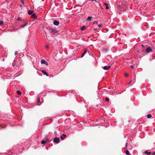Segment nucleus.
<instances>
[{
    "instance_id": "1",
    "label": "nucleus",
    "mask_w": 155,
    "mask_h": 155,
    "mask_svg": "<svg viewBox=\"0 0 155 155\" xmlns=\"http://www.w3.org/2000/svg\"><path fill=\"white\" fill-rule=\"evenodd\" d=\"M49 31L54 34H56L58 33V31L55 28H49Z\"/></svg>"
},
{
    "instance_id": "2",
    "label": "nucleus",
    "mask_w": 155,
    "mask_h": 155,
    "mask_svg": "<svg viewBox=\"0 0 155 155\" xmlns=\"http://www.w3.org/2000/svg\"><path fill=\"white\" fill-rule=\"evenodd\" d=\"M19 65L18 64V61L16 60H14L12 64V65L14 67L15 66L16 67H17Z\"/></svg>"
},
{
    "instance_id": "3",
    "label": "nucleus",
    "mask_w": 155,
    "mask_h": 155,
    "mask_svg": "<svg viewBox=\"0 0 155 155\" xmlns=\"http://www.w3.org/2000/svg\"><path fill=\"white\" fill-rule=\"evenodd\" d=\"M53 142L56 143H59L60 142L59 138L58 137H55L53 140Z\"/></svg>"
},
{
    "instance_id": "4",
    "label": "nucleus",
    "mask_w": 155,
    "mask_h": 155,
    "mask_svg": "<svg viewBox=\"0 0 155 155\" xmlns=\"http://www.w3.org/2000/svg\"><path fill=\"white\" fill-rule=\"evenodd\" d=\"M41 63L42 64H45L46 65H48V63L45 60L42 59L41 60Z\"/></svg>"
},
{
    "instance_id": "5",
    "label": "nucleus",
    "mask_w": 155,
    "mask_h": 155,
    "mask_svg": "<svg viewBox=\"0 0 155 155\" xmlns=\"http://www.w3.org/2000/svg\"><path fill=\"white\" fill-rule=\"evenodd\" d=\"M67 137V136L66 134H63L62 135H61L60 137V138L61 140H63L65 138H66Z\"/></svg>"
},
{
    "instance_id": "6",
    "label": "nucleus",
    "mask_w": 155,
    "mask_h": 155,
    "mask_svg": "<svg viewBox=\"0 0 155 155\" xmlns=\"http://www.w3.org/2000/svg\"><path fill=\"white\" fill-rule=\"evenodd\" d=\"M110 68V66H104V67H102L103 69L105 70H108Z\"/></svg>"
},
{
    "instance_id": "7",
    "label": "nucleus",
    "mask_w": 155,
    "mask_h": 155,
    "mask_svg": "<svg viewBox=\"0 0 155 155\" xmlns=\"http://www.w3.org/2000/svg\"><path fill=\"white\" fill-rule=\"evenodd\" d=\"M146 51L147 52H149L152 51V49L150 47H148L146 48Z\"/></svg>"
},
{
    "instance_id": "8",
    "label": "nucleus",
    "mask_w": 155,
    "mask_h": 155,
    "mask_svg": "<svg viewBox=\"0 0 155 155\" xmlns=\"http://www.w3.org/2000/svg\"><path fill=\"white\" fill-rule=\"evenodd\" d=\"M41 72L43 73V74L46 75L47 76H49V75L48 73L46 72V71L45 70H43L41 71Z\"/></svg>"
},
{
    "instance_id": "9",
    "label": "nucleus",
    "mask_w": 155,
    "mask_h": 155,
    "mask_svg": "<svg viewBox=\"0 0 155 155\" xmlns=\"http://www.w3.org/2000/svg\"><path fill=\"white\" fill-rule=\"evenodd\" d=\"M53 24L54 25L57 26L59 24V22L56 20H55L53 21Z\"/></svg>"
},
{
    "instance_id": "10",
    "label": "nucleus",
    "mask_w": 155,
    "mask_h": 155,
    "mask_svg": "<svg viewBox=\"0 0 155 155\" xmlns=\"http://www.w3.org/2000/svg\"><path fill=\"white\" fill-rule=\"evenodd\" d=\"M37 105H40L41 104V103L40 102V98L39 97L37 98Z\"/></svg>"
},
{
    "instance_id": "11",
    "label": "nucleus",
    "mask_w": 155,
    "mask_h": 155,
    "mask_svg": "<svg viewBox=\"0 0 155 155\" xmlns=\"http://www.w3.org/2000/svg\"><path fill=\"white\" fill-rule=\"evenodd\" d=\"M37 17V15H36L35 14H33L31 16V18H36Z\"/></svg>"
},
{
    "instance_id": "12",
    "label": "nucleus",
    "mask_w": 155,
    "mask_h": 155,
    "mask_svg": "<svg viewBox=\"0 0 155 155\" xmlns=\"http://www.w3.org/2000/svg\"><path fill=\"white\" fill-rule=\"evenodd\" d=\"M34 12V11L32 10H29L28 11V14L29 15H32Z\"/></svg>"
},
{
    "instance_id": "13",
    "label": "nucleus",
    "mask_w": 155,
    "mask_h": 155,
    "mask_svg": "<svg viewBox=\"0 0 155 155\" xmlns=\"http://www.w3.org/2000/svg\"><path fill=\"white\" fill-rule=\"evenodd\" d=\"M28 24V22H26L24 24L21 25V26L22 28H23L24 27H25V26H27Z\"/></svg>"
},
{
    "instance_id": "14",
    "label": "nucleus",
    "mask_w": 155,
    "mask_h": 155,
    "mask_svg": "<svg viewBox=\"0 0 155 155\" xmlns=\"http://www.w3.org/2000/svg\"><path fill=\"white\" fill-rule=\"evenodd\" d=\"M144 153L145 154H147L148 155H150L151 154V153L150 152H148L147 150H146L144 152Z\"/></svg>"
},
{
    "instance_id": "15",
    "label": "nucleus",
    "mask_w": 155,
    "mask_h": 155,
    "mask_svg": "<svg viewBox=\"0 0 155 155\" xmlns=\"http://www.w3.org/2000/svg\"><path fill=\"white\" fill-rule=\"evenodd\" d=\"M45 139L46 140L45 141H46V142L49 143L51 141V140H50V139L47 137Z\"/></svg>"
},
{
    "instance_id": "16",
    "label": "nucleus",
    "mask_w": 155,
    "mask_h": 155,
    "mask_svg": "<svg viewBox=\"0 0 155 155\" xmlns=\"http://www.w3.org/2000/svg\"><path fill=\"white\" fill-rule=\"evenodd\" d=\"M17 93L18 95H20L21 94V92L20 91L18 90L17 91Z\"/></svg>"
},
{
    "instance_id": "17",
    "label": "nucleus",
    "mask_w": 155,
    "mask_h": 155,
    "mask_svg": "<svg viewBox=\"0 0 155 155\" xmlns=\"http://www.w3.org/2000/svg\"><path fill=\"white\" fill-rule=\"evenodd\" d=\"M46 143V141L45 140H43L41 142V144H45Z\"/></svg>"
},
{
    "instance_id": "18",
    "label": "nucleus",
    "mask_w": 155,
    "mask_h": 155,
    "mask_svg": "<svg viewBox=\"0 0 155 155\" xmlns=\"http://www.w3.org/2000/svg\"><path fill=\"white\" fill-rule=\"evenodd\" d=\"M92 18V17H90V16H89L88 17V18L86 20H87V21L91 20Z\"/></svg>"
},
{
    "instance_id": "19",
    "label": "nucleus",
    "mask_w": 155,
    "mask_h": 155,
    "mask_svg": "<svg viewBox=\"0 0 155 155\" xmlns=\"http://www.w3.org/2000/svg\"><path fill=\"white\" fill-rule=\"evenodd\" d=\"M125 153L127 155H129L130 154V152L128 150H126Z\"/></svg>"
},
{
    "instance_id": "20",
    "label": "nucleus",
    "mask_w": 155,
    "mask_h": 155,
    "mask_svg": "<svg viewBox=\"0 0 155 155\" xmlns=\"http://www.w3.org/2000/svg\"><path fill=\"white\" fill-rule=\"evenodd\" d=\"M85 29V27L84 26H82L81 28V31H84Z\"/></svg>"
},
{
    "instance_id": "21",
    "label": "nucleus",
    "mask_w": 155,
    "mask_h": 155,
    "mask_svg": "<svg viewBox=\"0 0 155 155\" xmlns=\"http://www.w3.org/2000/svg\"><path fill=\"white\" fill-rule=\"evenodd\" d=\"M151 117L152 115L150 114H148L147 116V117L148 118H150Z\"/></svg>"
},
{
    "instance_id": "22",
    "label": "nucleus",
    "mask_w": 155,
    "mask_h": 155,
    "mask_svg": "<svg viewBox=\"0 0 155 155\" xmlns=\"http://www.w3.org/2000/svg\"><path fill=\"white\" fill-rule=\"evenodd\" d=\"M87 49L85 48V50H84L83 53L84 54H86V53L87 52Z\"/></svg>"
},
{
    "instance_id": "23",
    "label": "nucleus",
    "mask_w": 155,
    "mask_h": 155,
    "mask_svg": "<svg viewBox=\"0 0 155 155\" xmlns=\"http://www.w3.org/2000/svg\"><path fill=\"white\" fill-rule=\"evenodd\" d=\"M105 101H107L108 102L109 101V98L108 97H106L105 98Z\"/></svg>"
},
{
    "instance_id": "24",
    "label": "nucleus",
    "mask_w": 155,
    "mask_h": 155,
    "mask_svg": "<svg viewBox=\"0 0 155 155\" xmlns=\"http://www.w3.org/2000/svg\"><path fill=\"white\" fill-rule=\"evenodd\" d=\"M3 23V22L2 21H0V26L2 25Z\"/></svg>"
},
{
    "instance_id": "25",
    "label": "nucleus",
    "mask_w": 155,
    "mask_h": 155,
    "mask_svg": "<svg viewBox=\"0 0 155 155\" xmlns=\"http://www.w3.org/2000/svg\"><path fill=\"white\" fill-rule=\"evenodd\" d=\"M5 128V127H2V126L1 124H0V129L1 130L2 129H4Z\"/></svg>"
},
{
    "instance_id": "26",
    "label": "nucleus",
    "mask_w": 155,
    "mask_h": 155,
    "mask_svg": "<svg viewBox=\"0 0 155 155\" xmlns=\"http://www.w3.org/2000/svg\"><path fill=\"white\" fill-rule=\"evenodd\" d=\"M93 24H97L98 23V22L97 21H95L93 22Z\"/></svg>"
},
{
    "instance_id": "27",
    "label": "nucleus",
    "mask_w": 155,
    "mask_h": 155,
    "mask_svg": "<svg viewBox=\"0 0 155 155\" xmlns=\"http://www.w3.org/2000/svg\"><path fill=\"white\" fill-rule=\"evenodd\" d=\"M103 25L102 24H101L100 25H98V27L99 28H101L103 26Z\"/></svg>"
},
{
    "instance_id": "28",
    "label": "nucleus",
    "mask_w": 155,
    "mask_h": 155,
    "mask_svg": "<svg viewBox=\"0 0 155 155\" xmlns=\"http://www.w3.org/2000/svg\"><path fill=\"white\" fill-rule=\"evenodd\" d=\"M21 2L23 5L24 4V2L23 0H21Z\"/></svg>"
},
{
    "instance_id": "29",
    "label": "nucleus",
    "mask_w": 155,
    "mask_h": 155,
    "mask_svg": "<svg viewBox=\"0 0 155 155\" xmlns=\"http://www.w3.org/2000/svg\"><path fill=\"white\" fill-rule=\"evenodd\" d=\"M124 75L125 77H128V74L127 73H126Z\"/></svg>"
},
{
    "instance_id": "30",
    "label": "nucleus",
    "mask_w": 155,
    "mask_h": 155,
    "mask_svg": "<svg viewBox=\"0 0 155 155\" xmlns=\"http://www.w3.org/2000/svg\"><path fill=\"white\" fill-rule=\"evenodd\" d=\"M104 51H107L108 50V49L107 48H104Z\"/></svg>"
},
{
    "instance_id": "31",
    "label": "nucleus",
    "mask_w": 155,
    "mask_h": 155,
    "mask_svg": "<svg viewBox=\"0 0 155 155\" xmlns=\"http://www.w3.org/2000/svg\"><path fill=\"white\" fill-rule=\"evenodd\" d=\"M109 8V7L108 6V5H107L106 6V9H108Z\"/></svg>"
},
{
    "instance_id": "32",
    "label": "nucleus",
    "mask_w": 155,
    "mask_h": 155,
    "mask_svg": "<svg viewBox=\"0 0 155 155\" xmlns=\"http://www.w3.org/2000/svg\"><path fill=\"white\" fill-rule=\"evenodd\" d=\"M84 54L83 53H82V54H81V58H82V57H83L84 56Z\"/></svg>"
},
{
    "instance_id": "33",
    "label": "nucleus",
    "mask_w": 155,
    "mask_h": 155,
    "mask_svg": "<svg viewBox=\"0 0 155 155\" xmlns=\"http://www.w3.org/2000/svg\"><path fill=\"white\" fill-rule=\"evenodd\" d=\"M18 52L17 51H15V55H16L18 54Z\"/></svg>"
},
{
    "instance_id": "34",
    "label": "nucleus",
    "mask_w": 155,
    "mask_h": 155,
    "mask_svg": "<svg viewBox=\"0 0 155 155\" xmlns=\"http://www.w3.org/2000/svg\"><path fill=\"white\" fill-rule=\"evenodd\" d=\"M16 20H17V21L20 20V18L19 17L18 18H17V19Z\"/></svg>"
},
{
    "instance_id": "35",
    "label": "nucleus",
    "mask_w": 155,
    "mask_h": 155,
    "mask_svg": "<svg viewBox=\"0 0 155 155\" xmlns=\"http://www.w3.org/2000/svg\"><path fill=\"white\" fill-rule=\"evenodd\" d=\"M49 76L50 77H53V75L52 74H50Z\"/></svg>"
},
{
    "instance_id": "36",
    "label": "nucleus",
    "mask_w": 155,
    "mask_h": 155,
    "mask_svg": "<svg viewBox=\"0 0 155 155\" xmlns=\"http://www.w3.org/2000/svg\"><path fill=\"white\" fill-rule=\"evenodd\" d=\"M130 67L132 68H133L134 67V66L133 65H131Z\"/></svg>"
},
{
    "instance_id": "37",
    "label": "nucleus",
    "mask_w": 155,
    "mask_h": 155,
    "mask_svg": "<svg viewBox=\"0 0 155 155\" xmlns=\"http://www.w3.org/2000/svg\"><path fill=\"white\" fill-rule=\"evenodd\" d=\"M104 4L105 5H106V6H107V5H108V4H107V3H104Z\"/></svg>"
},
{
    "instance_id": "38",
    "label": "nucleus",
    "mask_w": 155,
    "mask_h": 155,
    "mask_svg": "<svg viewBox=\"0 0 155 155\" xmlns=\"http://www.w3.org/2000/svg\"><path fill=\"white\" fill-rule=\"evenodd\" d=\"M49 48V46H48V45H47L46 46V48Z\"/></svg>"
},
{
    "instance_id": "39",
    "label": "nucleus",
    "mask_w": 155,
    "mask_h": 155,
    "mask_svg": "<svg viewBox=\"0 0 155 155\" xmlns=\"http://www.w3.org/2000/svg\"><path fill=\"white\" fill-rule=\"evenodd\" d=\"M97 28H94V31H96L97 30Z\"/></svg>"
},
{
    "instance_id": "40",
    "label": "nucleus",
    "mask_w": 155,
    "mask_h": 155,
    "mask_svg": "<svg viewBox=\"0 0 155 155\" xmlns=\"http://www.w3.org/2000/svg\"><path fill=\"white\" fill-rule=\"evenodd\" d=\"M57 134V132L56 131H55L54 132V134Z\"/></svg>"
},
{
    "instance_id": "41",
    "label": "nucleus",
    "mask_w": 155,
    "mask_h": 155,
    "mask_svg": "<svg viewBox=\"0 0 155 155\" xmlns=\"http://www.w3.org/2000/svg\"><path fill=\"white\" fill-rule=\"evenodd\" d=\"M91 1H95L96 2H97V1L96 0H91Z\"/></svg>"
},
{
    "instance_id": "42",
    "label": "nucleus",
    "mask_w": 155,
    "mask_h": 155,
    "mask_svg": "<svg viewBox=\"0 0 155 155\" xmlns=\"http://www.w3.org/2000/svg\"><path fill=\"white\" fill-rule=\"evenodd\" d=\"M155 154V152H153L152 153V154Z\"/></svg>"
},
{
    "instance_id": "43",
    "label": "nucleus",
    "mask_w": 155,
    "mask_h": 155,
    "mask_svg": "<svg viewBox=\"0 0 155 155\" xmlns=\"http://www.w3.org/2000/svg\"><path fill=\"white\" fill-rule=\"evenodd\" d=\"M131 82V81H130L128 84H129Z\"/></svg>"
},
{
    "instance_id": "44",
    "label": "nucleus",
    "mask_w": 155,
    "mask_h": 155,
    "mask_svg": "<svg viewBox=\"0 0 155 155\" xmlns=\"http://www.w3.org/2000/svg\"><path fill=\"white\" fill-rule=\"evenodd\" d=\"M127 143H126V144L125 145V147H126V148L127 147Z\"/></svg>"
},
{
    "instance_id": "45",
    "label": "nucleus",
    "mask_w": 155,
    "mask_h": 155,
    "mask_svg": "<svg viewBox=\"0 0 155 155\" xmlns=\"http://www.w3.org/2000/svg\"><path fill=\"white\" fill-rule=\"evenodd\" d=\"M20 6L21 7L22 6V5H20Z\"/></svg>"
}]
</instances>
